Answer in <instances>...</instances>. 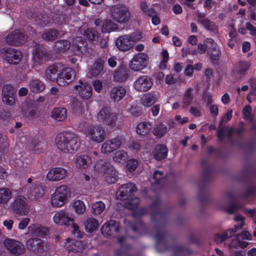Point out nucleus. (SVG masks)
Returning a JSON list of instances; mask_svg holds the SVG:
<instances>
[{"label":"nucleus","mask_w":256,"mask_h":256,"mask_svg":"<svg viewBox=\"0 0 256 256\" xmlns=\"http://www.w3.org/2000/svg\"><path fill=\"white\" fill-rule=\"evenodd\" d=\"M94 168L96 170L104 173L106 181L108 184H112L118 180V172L108 162L100 160L95 164Z\"/></svg>","instance_id":"nucleus-4"},{"label":"nucleus","mask_w":256,"mask_h":256,"mask_svg":"<svg viewBox=\"0 0 256 256\" xmlns=\"http://www.w3.org/2000/svg\"><path fill=\"white\" fill-rule=\"evenodd\" d=\"M28 37L20 30H16L10 32L6 36V42L11 46H16L24 44Z\"/></svg>","instance_id":"nucleus-11"},{"label":"nucleus","mask_w":256,"mask_h":256,"mask_svg":"<svg viewBox=\"0 0 256 256\" xmlns=\"http://www.w3.org/2000/svg\"><path fill=\"white\" fill-rule=\"evenodd\" d=\"M53 220L55 224L60 226H67L74 222V218L67 211L60 210L55 213Z\"/></svg>","instance_id":"nucleus-17"},{"label":"nucleus","mask_w":256,"mask_h":256,"mask_svg":"<svg viewBox=\"0 0 256 256\" xmlns=\"http://www.w3.org/2000/svg\"><path fill=\"white\" fill-rule=\"evenodd\" d=\"M172 250L174 252V256H182L184 249L181 246H174L172 248Z\"/></svg>","instance_id":"nucleus-64"},{"label":"nucleus","mask_w":256,"mask_h":256,"mask_svg":"<svg viewBox=\"0 0 256 256\" xmlns=\"http://www.w3.org/2000/svg\"><path fill=\"white\" fill-rule=\"evenodd\" d=\"M248 83L250 88V92L256 96V80L253 78H250L248 80Z\"/></svg>","instance_id":"nucleus-60"},{"label":"nucleus","mask_w":256,"mask_h":256,"mask_svg":"<svg viewBox=\"0 0 256 256\" xmlns=\"http://www.w3.org/2000/svg\"><path fill=\"white\" fill-rule=\"evenodd\" d=\"M44 194V189L40 184H34L32 188L29 193L30 198L38 200L42 198Z\"/></svg>","instance_id":"nucleus-30"},{"label":"nucleus","mask_w":256,"mask_h":256,"mask_svg":"<svg viewBox=\"0 0 256 256\" xmlns=\"http://www.w3.org/2000/svg\"><path fill=\"white\" fill-rule=\"evenodd\" d=\"M208 106V110L210 112V115L213 118H216L219 112L218 107L216 104H210Z\"/></svg>","instance_id":"nucleus-59"},{"label":"nucleus","mask_w":256,"mask_h":256,"mask_svg":"<svg viewBox=\"0 0 256 256\" xmlns=\"http://www.w3.org/2000/svg\"><path fill=\"white\" fill-rule=\"evenodd\" d=\"M91 162L90 158L87 155H82L76 157L75 163L78 168H86Z\"/></svg>","instance_id":"nucleus-34"},{"label":"nucleus","mask_w":256,"mask_h":256,"mask_svg":"<svg viewBox=\"0 0 256 256\" xmlns=\"http://www.w3.org/2000/svg\"><path fill=\"white\" fill-rule=\"evenodd\" d=\"M151 129V124L146 122H143L139 123L136 128L137 134L141 135H144L148 134Z\"/></svg>","instance_id":"nucleus-43"},{"label":"nucleus","mask_w":256,"mask_h":256,"mask_svg":"<svg viewBox=\"0 0 256 256\" xmlns=\"http://www.w3.org/2000/svg\"><path fill=\"white\" fill-rule=\"evenodd\" d=\"M36 20L40 25L42 26H46L50 22V19L46 14H40V15L38 16Z\"/></svg>","instance_id":"nucleus-56"},{"label":"nucleus","mask_w":256,"mask_h":256,"mask_svg":"<svg viewBox=\"0 0 256 256\" xmlns=\"http://www.w3.org/2000/svg\"><path fill=\"white\" fill-rule=\"evenodd\" d=\"M168 131V127L162 123H158L152 130L153 134L157 138H162Z\"/></svg>","instance_id":"nucleus-39"},{"label":"nucleus","mask_w":256,"mask_h":256,"mask_svg":"<svg viewBox=\"0 0 256 256\" xmlns=\"http://www.w3.org/2000/svg\"><path fill=\"white\" fill-rule=\"evenodd\" d=\"M42 145V144L36 138H30L28 142V146L29 148L36 152H40L39 151L40 146Z\"/></svg>","instance_id":"nucleus-51"},{"label":"nucleus","mask_w":256,"mask_h":256,"mask_svg":"<svg viewBox=\"0 0 256 256\" xmlns=\"http://www.w3.org/2000/svg\"><path fill=\"white\" fill-rule=\"evenodd\" d=\"M138 162L136 160L132 159L128 161L126 168L128 171L133 172L138 166Z\"/></svg>","instance_id":"nucleus-58"},{"label":"nucleus","mask_w":256,"mask_h":256,"mask_svg":"<svg viewBox=\"0 0 256 256\" xmlns=\"http://www.w3.org/2000/svg\"><path fill=\"white\" fill-rule=\"evenodd\" d=\"M30 219L28 218H23L19 222L18 228L20 230H24L28 226Z\"/></svg>","instance_id":"nucleus-61"},{"label":"nucleus","mask_w":256,"mask_h":256,"mask_svg":"<svg viewBox=\"0 0 256 256\" xmlns=\"http://www.w3.org/2000/svg\"><path fill=\"white\" fill-rule=\"evenodd\" d=\"M6 54L4 55V60L9 64H17L21 60L22 54L19 50H4Z\"/></svg>","instance_id":"nucleus-22"},{"label":"nucleus","mask_w":256,"mask_h":256,"mask_svg":"<svg viewBox=\"0 0 256 256\" xmlns=\"http://www.w3.org/2000/svg\"><path fill=\"white\" fill-rule=\"evenodd\" d=\"M142 38V32H134L129 34H124L118 37L116 41V46L120 51L126 52L131 50L135 43Z\"/></svg>","instance_id":"nucleus-3"},{"label":"nucleus","mask_w":256,"mask_h":256,"mask_svg":"<svg viewBox=\"0 0 256 256\" xmlns=\"http://www.w3.org/2000/svg\"><path fill=\"white\" fill-rule=\"evenodd\" d=\"M10 208L14 213L21 216L28 215L30 212L28 200L22 195L18 196L14 198L10 206Z\"/></svg>","instance_id":"nucleus-8"},{"label":"nucleus","mask_w":256,"mask_h":256,"mask_svg":"<svg viewBox=\"0 0 256 256\" xmlns=\"http://www.w3.org/2000/svg\"><path fill=\"white\" fill-rule=\"evenodd\" d=\"M16 92L11 86L6 85L2 90V100L9 106H13L16 102Z\"/></svg>","instance_id":"nucleus-21"},{"label":"nucleus","mask_w":256,"mask_h":256,"mask_svg":"<svg viewBox=\"0 0 256 256\" xmlns=\"http://www.w3.org/2000/svg\"><path fill=\"white\" fill-rule=\"evenodd\" d=\"M137 190V188L133 183L122 184L116 193L118 199L122 200H128L132 194Z\"/></svg>","instance_id":"nucleus-16"},{"label":"nucleus","mask_w":256,"mask_h":256,"mask_svg":"<svg viewBox=\"0 0 256 256\" xmlns=\"http://www.w3.org/2000/svg\"><path fill=\"white\" fill-rule=\"evenodd\" d=\"M148 60L146 55L138 54L134 56L130 63V68L135 72L144 69L147 66Z\"/></svg>","instance_id":"nucleus-15"},{"label":"nucleus","mask_w":256,"mask_h":256,"mask_svg":"<svg viewBox=\"0 0 256 256\" xmlns=\"http://www.w3.org/2000/svg\"><path fill=\"white\" fill-rule=\"evenodd\" d=\"M118 114L114 112L110 106H104L98 114L97 118L98 122L102 124L114 127L116 124Z\"/></svg>","instance_id":"nucleus-7"},{"label":"nucleus","mask_w":256,"mask_h":256,"mask_svg":"<svg viewBox=\"0 0 256 256\" xmlns=\"http://www.w3.org/2000/svg\"><path fill=\"white\" fill-rule=\"evenodd\" d=\"M116 24L110 20H106L103 22L102 30V32H109L115 30Z\"/></svg>","instance_id":"nucleus-47"},{"label":"nucleus","mask_w":256,"mask_h":256,"mask_svg":"<svg viewBox=\"0 0 256 256\" xmlns=\"http://www.w3.org/2000/svg\"><path fill=\"white\" fill-rule=\"evenodd\" d=\"M52 116L58 121H63L67 116V111L64 108H58L53 110Z\"/></svg>","instance_id":"nucleus-33"},{"label":"nucleus","mask_w":256,"mask_h":256,"mask_svg":"<svg viewBox=\"0 0 256 256\" xmlns=\"http://www.w3.org/2000/svg\"><path fill=\"white\" fill-rule=\"evenodd\" d=\"M244 219V217L240 214L236 216L234 218V220L236 222H240V224L234 225V228H230L222 233L216 234L214 237V242L217 244H220L226 240L232 237L236 232L242 228L245 225Z\"/></svg>","instance_id":"nucleus-6"},{"label":"nucleus","mask_w":256,"mask_h":256,"mask_svg":"<svg viewBox=\"0 0 256 256\" xmlns=\"http://www.w3.org/2000/svg\"><path fill=\"white\" fill-rule=\"evenodd\" d=\"M153 179L156 184L161 183L162 181H164V172L161 171L156 170L153 174Z\"/></svg>","instance_id":"nucleus-57"},{"label":"nucleus","mask_w":256,"mask_h":256,"mask_svg":"<svg viewBox=\"0 0 256 256\" xmlns=\"http://www.w3.org/2000/svg\"><path fill=\"white\" fill-rule=\"evenodd\" d=\"M72 206L76 212L78 214H83L86 209L84 202L80 200H76L74 202Z\"/></svg>","instance_id":"nucleus-49"},{"label":"nucleus","mask_w":256,"mask_h":256,"mask_svg":"<svg viewBox=\"0 0 256 256\" xmlns=\"http://www.w3.org/2000/svg\"><path fill=\"white\" fill-rule=\"evenodd\" d=\"M206 42L208 44H211L210 47L208 48V54L213 62H217L220 59L221 53L219 47L212 39L208 38Z\"/></svg>","instance_id":"nucleus-23"},{"label":"nucleus","mask_w":256,"mask_h":256,"mask_svg":"<svg viewBox=\"0 0 256 256\" xmlns=\"http://www.w3.org/2000/svg\"><path fill=\"white\" fill-rule=\"evenodd\" d=\"M66 201L70 196V190L66 185H62L57 188L54 192Z\"/></svg>","instance_id":"nucleus-36"},{"label":"nucleus","mask_w":256,"mask_h":256,"mask_svg":"<svg viewBox=\"0 0 256 256\" xmlns=\"http://www.w3.org/2000/svg\"><path fill=\"white\" fill-rule=\"evenodd\" d=\"M110 14L114 20L120 24L128 22L132 16L129 8L120 4L112 6L110 8Z\"/></svg>","instance_id":"nucleus-5"},{"label":"nucleus","mask_w":256,"mask_h":256,"mask_svg":"<svg viewBox=\"0 0 256 256\" xmlns=\"http://www.w3.org/2000/svg\"><path fill=\"white\" fill-rule=\"evenodd\" d=\"M40 244V239L38 238H30L26 242L28 248L30 250L36 252L40 251V249H38V246Z\"/></svg>","instance_id":"nucleus-50"},{"label":"nucleus","mask_w":256,"mask_h":256,"mask_svg":"<svg viewBox=\"0 0 256 256\" xmlns=\"http://www.w3.org/2000/svg\"><path fill=\"white\" fill-rule=\"evenodd\" d=\"M67 201L64 200L60 196H57V194H56L54 193L52 194L50 199L51 205L55 208L62 206Z\"/></svg>","instance_id":"nucleus-44"},{"label":"nucleus","mask_w":256,"mask_h":256,"mask_svg":"<svg viewBox=\"0 0 256 256\" xmlns=\"http://www.w3.org/2000/svg\"><path fill=\"white\" fill-rule=\"evenodd\" d=\"M50 58V52L44 48L36 49L32 57L34 62L38 64H42Z\"/></svg>","instance_id":"nucleus-20"},{"label":"nucleus","mask_w":256,"mask_h":256,"mask_svg":"<svg viewBox=\"0 0 256 256\" xmlns=\"http://www.w3.org/2000/svg\"><path fill=\"white\" fill-rule=\"evenodd\" d=\"M68 175L66 170L62 167H56L50 170L46 177L50 181L57 182L64 179Z\"/></svg>","instance_id":"nucleus-18"},{"label":"nucleus","mask_w":256,"mask_h":256,"mask_svg":"<svg viewBox=\"0 0 256 256\" xmlns=\"http://www.w3.org/2000/svg\"><path fill=\"white\" fill-rule=\"evenodd\" d=\"M78 130L84 133L89 142L94 144L102 142L106 136L105 129L102 125L94 124L86 120L78 124Z\"/></svg>","instance_id":"nucleus-1"},{"label":"nucleus","mask_w":256,"mask_h":256,"mask_svg":"<svg viewBox=\"0 0 256 256\" xmlns=\"http://www.w3.org/2000/svg\"><path fill=\"white\" fill-rule=\"evenodd\" d=\"M30 90L34 92H40L44 90L45 86L42 82L38 79L30 80L28 84Z\"/></svg>","instance_id":"nucleus-35"},{"label":"nucleus","mask_w":256,"mask_h":256,"mask_svg":"<svg viewBox=\"0 0 256 256\" xmlns=\"http://www.w3.org/2000/svg\"><path fill=\"white\" fill-rule=\"evenodd\" d=\"M140 6L142 12L149 16H150L152 14H156V11L154 8L148 6L144 2H141Z\"/></svg>","instance_id":"nucleus-52"},{"label":"nucleus","mask_w":256,"mask_h":256,"mask_svg":"<svg viewBox=\"0 0 256 256\" xmlns=\"http://www.w3.org/2000/svg\"><path fill=\"white\" fill-rule=\"evenodd\" d=\"M9 142L6 134H0V150H5L8 148Z\"/></svg>","instance_id":"nucleus-55"},{"label":"nucleus","mask_w":256,"mask_h":256,"mask_svg":"<svg viewBox=\"0 0 256 256\" xmlns=\"http://www.w3.org/2000/svg\"><path fill=\"white\" fill-rule=\"evenodd\" d=\"M252 108L250 106H244L242 110L244 118L245 119H250V118Z\"/></svg>","instance_id":"nucleus-63"},{"label":"nucleus","mask_w":256,"mask_h":256,"mask_svg":"<svg viewBox=\"0 0 256 256\" xmlns=\"http://www.w3.org/2000/svg\"><path fill=\"white\" fill-rule=\"evenodd\" d=\"M74 78V72L72 68L62 67L56 83L60 86H65L70 84Z\"/></svg>","instance_id":"nucleus-12"},{"label":"nucleus","mask_w":256,"mask_h":256,"mask_svg":"<svg viewBox=\"0 0 256 256\" xmlns=\"http://www.w3.org/2000/svg\"><path fill=\"white\" fill-rule=\"evenodd\" d=\"M104 62L102 60H97L90 70L92 76H96L100 74L104 70Z\"/></svg>","instance_id":"nucleus-40"},{"label":"nucleus","mask_w":256,"mask_h":256,"mask_svg":"<svg viewBox=\"0 0 256 256\" xmlns=\"http://www.w3.org/2000/svg\"><path fill=\"white\" fill-rule=\"evenodd\" d=\"M127 158V153L123 150H120L114 153L113 160L117 163H124L126 162Z\"/></svg>","instance_id":"nucleus-46"},{"label":"nucleus","mask_w":256,"mask_h":256,"mask_svg":"<svg viewBox=\"0 0 256 256\" xmlns=\"http://www.w3.org/2000/svg\"><path fill=\"white\" fill-rule=\"evenodd\" d=\"M84 226L86 232H92L98 228L99 223L98 220L94 218H89L86 220Z\"/></svg>","instance_id":"nucleus-41"},{"label":"nucleus","mask_w":256,"mask_h":256,"mask_svg":"<svg viewBox=\"0 0 256 256\" xmlns=\"http://www.w3.org/2000/svg\"><path fill=\"white\" fill-rule=\"evenodd\" d=\"M80 84L74 86L75 90L82 98L88 99L92 95V87L86 82L83 83L80 81Z\"/></svg>","instance_id":"nucleus-25"},{"label":"nucleus","mask_w":256,"mask_h":256,"mask_svg":"<svg viewBox=\"0 0 256 256\" xmlns=\"http://www.w3.org/2000/svg\"><path fill=\"white\" fill-rule=\"evenodd\" d=\"M84 36L89 41L92 42H97L99 34L98 32L93 28H87L83 32Z\"/></svg>","instance_id":"nucleus-42"},{"label":"nucleus","mask_w":256,"mask_h":256,"mask_svg":"<svg viewBox=\"0 0 256 256\" xmlns=\"http://www.w3.org/2000/svg\"><path fill=\"white\" fill-rule=\"evenodd\" d=\"M3 244L5 248L14 256H20L25 252L24 246L19 240L8 238L4 240Z\"/></svg>","instance_id":"nucleus-9"},{"label":"nucleus","mask_w":256,"mask_h":256,"mask_svg":"<svg viewBox=\"0 0 256 256\" xmlns=\"http://www.w3.org/2000/svg\"><path fill=\"white\" fill-rule=\"evenodd\" d=\"M153 84V80L150 76L143 75L134 81L133 88L138 92H146L151 89Z\"/></svg>","instance_id":"nucleus-10"},{"label":"nucleus","mask_w":256,"mask_h":256,"mask_svg":"<svg viewBox=\"0 0 256 256\" xmlns=\"http://www.w3.org/2000/svg\"><path fill=\"white\" fill-rule=\"evenodd\" d=\"M114 80L118 82H123L127 79L128 76L125 74L124 70H116L114 76Z\"/></svg>","instance_id":"nucleus-54"},{"label":"nucleus","mask_w":256,"mask_h":256,"mask_svg":"<svg viewBox=\"0 0 256 256\" xmlns=\"http://www.w3.org/2000/svg\"><path fill=\"white\" fill-rule=\"evenodd\" d=\"M168 154V149L163 144H158L154 151V158L157 160H161L165 158Z\"/></svg>","instance_id":"nucleus-31"},{"label":"nucleus","mask_w":256,"mask_h":256,"mask_svg":"<svg viewBox=\"0 0 256 256\" xmlns=\"http://www.w3.org/2000/svg\"><path fill=\"white\" fill-rule=\"evenodd\" d=\"M59 35V32L54 28H50L42 34V38L47 41H52L56 40Z\"/></svg>","instance_id":"nucleus-37"},{"label":"nucleus","mask_w":256,"mask_h":256,"mask_svg":"<svg viewBox=\"0 0 256 256\" xmlns=\"http://www.w3.org/2000/svg\"><path fill=\"white\" fill-rule=\"evenodd\" d=\"M178 76L174 75H167L165 78V82L167 84H174L178 80Z\"/></svg>","instance_id":"nucleus-62"},{"label":"nucleus","mask_w":256,"mask_h":256,"mask_svg":"<svg viewBox=\"0 0 256 256\" xmlns=\"http://www.w3.org/2000/svg\"><path fill=\"white\" fill-rule=\"evenodd\" d=\"M62 67L60 64H55L48 67L45 70V75L46 78L57 82Z\"/></svg>","instance_id":"nucleus-24"},{"label":"nucleus","mask_w":256,"mask_h":256,"mask_svg":"<svg viewBox=\"0 0 256 256\" xmlns=\"http://www.w3.org/2000/svg\"><path fill=\"white\" fill-rule=\"evenodd\" d=\"M120 230V223L114 220H110L104 224L101 232L105 236H117Z\"/></svg>","instance_id":"nucleus-13"},{"label":"nucleus","mask_w":256,"mask_h":256,"mask_svg":"<svg viewBox=\"0 0 256 256\" xmlns=\"http://www.w3.org/2000/svg\"><path fill=\"white\" fill-rule=\"evenodd\" d=\"M11 190L6 188H0V205L7 204L12 198Z\"/></svg>","instance_id":"nucleus-38"},{"label":"nucleus","mask_w":256,"mask_h":256,"mask_svg":"<svg viewBox=\"0 0 256 256\" xmlns=\"http://www.w3.org/2000/svg\"><path fill=\"white\" fill-rule=\"evenodd\" d=\"M92 212L95 215L101 214L106 208V205L102 201L96 202L92 205Z\"/></svg>","instance_id":"nucleus-45"},{"label":"nucleus","mask_w":256,"mask_h":256,"mask_svg":"<svg viewBox=\"0 0 256 256\" xmlns=\"http://www.w3.org/2000/svg\"><path fill=\"white\" fill-rule=\"evenodd\" d=\"M126 90L122 86L113 87L110 92V98L116 102L120 100L126 95Z\"/></svg>","instance_id":"nucleus-27"},{"label":"nucleus","mask_w":256,"mask_h":256,"mask_svg":"<svg viewBox=\"0 0 256 256\" xmlns=\"http://www.w3.org/2000/svg\"><path fill=\"white\" fill-rule=\"evenodd\" d=\"M193 100V96L192 94V88H188L182 100V107L184 108H188L189 105Z\"/></svg>","instance_id":"nucleus-48"},{"label":"nucleus","mask_w":256,"mask_h":256,"mask_svg":"<svg viewBox=\"0 0 256 256\" xmlns=\"http://www.w3.org/2000/svg\"><path fill=\"white\" fill-rule=\"evenodd\" d=\"M122 142V138L118 136L106 140L102 146L101 150L102 152L104 154L112 152L120 147Z\"/></svg>","instance_id":"nucleus-14"},{"label":"nucleus","mask_w":256,"mask_h":256,"mask_svg":"<svg viewBox=\"0 0 256 256\" xmlns=\"http://www.w3.org/2000/svg\"><path fill=\"white\" fill-rule=\"evenodd\" d=\"M28 231L32 234L37 236L43 237L46 234L47 228L41 226L36 224H32L28 227Z\"/></svg>","instance_id":"nucleus-29"},{"label":"nucleus","mask_w":256,"mask_h":256,"mask_svg":"<svg viewBox=\"0 0 256 256\" xmlns=\"http://www.w3.org/2000/svg\"><path fill=\"white\" fill-rule=\"evenodd\" d=\"M198 22L202 24L206 30L213 32L216 31V28L214 23L208 19L204 18L202 14H198Z\"/></svg>","instance_id":"nucleus-28"},{"label":"nucleus","mask_w":256,"mask_h":256,"mask_svg":"<svg viewBox=\"0 0 256 256\" xmlns=\"http://www.w3.org/2000/svg\"><path fill=\"white\" fill-rule=\"evenodd\" d=\"M250 66V64L248 62H239L232 70V76L235 80L240 79L246 74Z\"/></svg>","instance_id":"nucleus-19"},{"label":"nucleus","mask_w":256,"mask_h":256,"mask_svg":"<svg viewBox=\"0 0 256 256\" xmlns=\"http://www.w3.org/2000/svg\"><path fill=\"white\" fill-rule=\"evenodd\" d=\"M140 200L138 198H134L128 199L127 202L125 204L126 207L130 210H134L137 208L139 204Z\"/></svg>","instance_id":"nucleus-53"},{"label":"nucleus","mask_w":256,"mask_h":256,"mask_svg":"<svg viewBox=\"0 0 256 256\" xmlns=\"http://www.w3.org/2000/svg\"><path fill=\"white\" fill-rule=\"evenodd\" d=\"M56 144L58 149L64 153H73L80 147L77 136L72 132H65L57 135Z\"/></svg>","instance_id":"nucleus-2"},{"label":"nucleus","mask_w":256,"mask_h":256,"mask_svg":"<svg viewBox=\"0 0 256 256\" xmlns=\"http://www.w3.org/2000/svg\"><path fill=\"white\" fill-rule=\"evenodd\" d=\"M159 97L160 94L158 92L146 93L140 98V104L145 107H150L157 102Z\"/></svg>","instance_id":"nucleus-26"},{"label":"nucleus","mask_w":256,"mask_h":256,"mask_svg":"<svg viewBox=\"0 0 256 256\" xmlns=\"http://www.w3.org/2000/svg\"><path fill=\"white\" fill-rule=\"evenodd\" d=\"M70 46V43L67 40H60L56 42L54 46V50L58 52H62L68 50Z\"/></svg>","instance_id":"nucleus-32"}]
</instances>
